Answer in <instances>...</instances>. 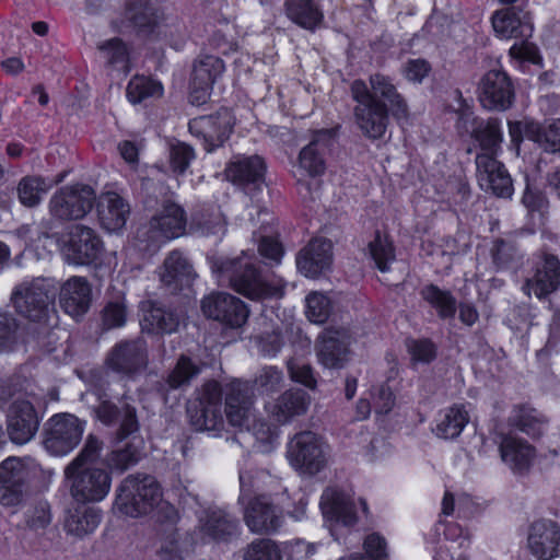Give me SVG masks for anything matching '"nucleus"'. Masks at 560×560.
Listing matches in <instances>:
<instances>
[{
    "label": "nucleus",
    "mask_w": 560,
    "mask_h": 560,
    "mask_svg": "<svg viewBox=\"0 0 560 560\" xmlns=\"http://www.w3.org/2000/svg\"><path fill=\"white\" fill-rule=\"evenodd\" d=\"M369 82L370 86L361 79L353 80L349 90L355 102L353 117L358 128L369 139L377 140L387 130L388 114L406 119L409 108L389 77L377 72L370 75Z\"/></svg>",
    "instance_id": "1"
},
{
    "label": "nucleus",
    "mask_w": 560,
    "mask_h": 560,
    "mask_svg": "<svg viewBox=\"0 0 560 560\" xmlns=\"http://www.w3.org/2000/svg\"><path fill=\"white\" fill-rule=\"evenodd\" d=\"M102 448L103 442L97 436L88 435L80 453L63 470L70 494L78 502L102 501L110 490V472L95 466Z\"/></svg>",
    "instance_id": "2"
},
{
    "label": "nucleus",
    "mask_w": 560,
    "mask_h": 560,
    "mask_svg": "<svg viewBox=\"0 0 560 560\" xmlns=\"http://www.w3.org/2000/svg\"><path fill=\"white\" fill-rule=\"evenodd\" d=\"M212 270L220 281L229 284L238 293L250 300L281 298V280H267L248 256L220 258L212 262Z\"/></svg>",
    "instance_id": "3"
},
{
    "label": "nucleus",
    "mask_w": 560,
    "mask_h": 560,
    "mask_svg": "<svg viewBox=\"0 0 560 560\" xmlns=\"http://www.w3.org/2000/svg\"><path fill=\"white\" fill-rule=\"evenodd\" d=\"M255 399L250 386L245 381L235 380L225 390V419L230 425L252 431L257 441L272 443L278 436L277 430L255 416Z\"/></svg>",
    "instance_id": "4"
},
{
    "label": "nucleus",
    "mask_w": 560,
    "mask_h": 560,
    "mask_svg": "<svg viewBox=\"0 0 560 560\" xmlns=\"http://www.w3.org/2000/svg\"><path fill=\"white\" fill-rule=\"evenodd\" d=\"M55 288L46 278H33L18 283L10 295V303L21 317L46 324L56 314Z\"/></svg>",
    "instance_id": "5"
},
{
    "label": "nucleus",
    "mask_w": 560,
    "mask_h": 560,
    "mask_svg": "<svg viewBox=\"0 0 560 560\" xmlns=\"http://www.w3.org/2000/svg\"><path fill=\"white\" fill-rule=\"evenodd\" d=\"M160 498V486L154 477L129 475L117 489L114 508L121 514L137 517L148 513Z\"/></svg>",
    "instance_id": "6"
},
{
    "label": "nucleus",
    "mask_w": 560,
    "mask_h": 560,
    "mask_svg": "<svg viewBox=\"0 0 560 560\" xmlns=\"http://www.w3.org/2000/svg\"><path fill=\"white\" fill-rule=\"evenodd\" d=\"M15 385L5 383L0 385V401H7L11 398L8 415V434L15 444H25L36 434L39 427V419L33 404L16 396Z\"/></svg>",
    "instance_id": "7"
},
{
    "label": "nucleus",
    "mask_w": 560,
    "mask_h": 560,
    "mask_svg": "<svg viewBox=\"0 0 560 560\" xmlns=\"http://www.w3.org/2000/svg\"><path fill=\"white\" fill-rule=\"evenodd\" d=\"M186 225L184 209L174 202H165L160 212L150 220L149 226L138 232V238L147 242L144 250L154 253L162 243L184 235Z\"/></svg>",
    "instance_id": "8"
},
{
    "label": "nucleus",
    "mask_w": 560,
    "mask_h": 560,
    "mask_svg": "<svg viewBox=\"0 0 560 560\" xmlns=\"http://www.w3.org/2000/svg\"><path fill=\"white\" fill-rule=\"evenodd\" d=\"M95 190L85 184L61 187L49 199L50 215L61 222L83 219L94 207Z\"/></svg>",
    "instance_id": "9"
},
{
    "label": "nucleus",
    "mask_w": 560,
    "mask_h": 560,
    "mask_svg": "<svg viewBox=\"0 0 560 560\" xmlns=\"http://www.w3.org/2000/svg\"><path fill=\"white\" fill-rule=\"evenodd\" d=\"M35 463L31 458L9 457L0 464V503L5 506L20 504L28 489Z\"/></svg>",
    "instance_id": "10"
},
{
    "label": "nucleus",
    "mask_w": 560,
    "mask_h": 560,
    "mask_svg": "<svg viewBox=\"0 0 560 560\" xmlns=\"http://www.w3.org/2000/svg\"><path fill=\"white\" fill-rule=\"evenodd\" d=\"M103 252V242L90 226L74 224L63 235L61 254L68 264L85 266L96 261Z\"/></svg>",
    "instance_id": "11"
},
{
    "label": "nucleus",
    "mask_w": 560,
    "mask_h": 560,
    "mask_svg": "<svg viewBox=\"0 0 560 560\" xmlns=\"http://www.w3.org/2000/svg\"><path fill=\"white\" fill-rule=\"evenodd\" d=\"M83 431L84 423L75 416L70 413L55 415L45 424L44 447L51 455H66L80 443Z\"/></svg>",
    "instance_id": "12"
},
{
    "label": "nucleus",
    "mask_w": 560,
    "mask_h": 560,
    "mask_svg": "<svg viewBox=\"0 0 560 560\" xmlns=\"http://www.w3.org/2000/svg\"><path fill=\"white\" fill-rule=\"evenodd\" d=\"M288 459L300 472L315 475L326 466L325 443L314 432L296 433L288 444Z\"/></svg>",
    "instance_id": "13"
},
{
    "label": "nucleus",
    "mask_w": 560,
    "mask_h": 560,
    "mask_svg": "<svg viewBox=\"0 0 560 560\" xmlns=\"http://www.w3.org/2000/svg\"><path fill=\"white\" fill-rule=\"evenodd\" d=\"M457 129L470 135L480 149V153L477 155L497 159L503 141L499 119L489 118L483 120L472 116L471 113H463L458 117Z\"/></svg>",
    "instance_id": "14"
},
{
    "label": "nucleus",
    "mask_w": 560,
    "mask_h": 560,
    "mask_svg": "<svg viewBox=\"0 0 560 560\" xmlns=\"http://www.w3.org/2000/svg\"><path fill=\"white\" fill-rule=\"evenodd\" d=\"M106 362L110 370L128 377L142 373L149 364L147 341L136 338L116 343Z\"/></svg>",
    "instance_id": "15"
},
{
    "label": "nucleus",
    "mask_w": 560,
    "mask_h": 560,
    "mask_svg": "<svg viewBox=\"0 0 560 560\" xmlns=\"http://www.w3.org/2000/svg\"><path fill=\"white\" fill-rule=\"evenodd\" d=\"M97 420L107 427L118 424L116 439L122 441L140 428L137 408L129 401L127 396H122L118 404L110 400H101L95 408Z\"/></svg>",
    "instance_id": "16"
},
{
    "label": "nucleus",
    "mask_w": 560,
    "mask_h": 560,
    "mask_svg": "<svg viewBox=\"0 0 560 560\" xmlns=\"http://www.w3.org/2000/svg\"><path fill=\"white\" fill-rule=\"evenodd\" d=\"M265 172V162L257 155L235 156L224 171L226 179L250 197L262 189Z\"/></svg>",
    "instance_id": "17"
},
{
    "label": "nucleus",
    "mask_w": 560,
    "mask_h": 560,
    "mask_svg": "<svg viewBox=\"0 0 560 560\" xmlns=\"http://www.w3.org/2000/svg\"><path fill=\"white\" fill-rule=\"evenodd\" d=\"M201 310L208 318L232 328L243 326L249 314L242 300L226 292L211 293L206 296L201 302Z\"/></svg>",
    "instance_id": "18"
},
{
    "label": "nucleus",
    "mask_w": 560,
    "mask_h": 560,
    "mask_svg": "<svg viewBox=\"0 0 560 560\" xmlns=\"http://www.w3.org/2000/svg\"><path fill=\"white\" fill-rule=\"evenodd\" d=\"M228 385L225 386L226 390ZM225 394V392H224ZM223 388L214 380L205 382L197 389V400L199 404L196 424L205 431H221L224 427V417L222 410Z\"/></svg>",
    "instance_id": "19"
},
{
    "label": "nucleus",
    "mask_w": 560,
    "mask_h": 560,
    "mask_svg": "<svg viewBox=\"0 0 560 560\" xmlns=\"http://www.w3.org/2000/svg\"><path fill=\"white\" fill-rule=\"evenodd\" d=\"M335 137L332 129L314 131L311 141L299 153V167L311 177L322 176L326 171V156L335 143Z\"/></svg>",
    "instance_id": "20"
},
{
    "label": "nucleus",
    "mask_w": 560,
    "mask_h": 560,
    "mask_svg": "<svg viewBox=\"0 0 560 560\" xmlns=\"http://www.w3.org/2000/svg\"><path fill=\"white\" fill-rule=\"evenodd\" d=\"M189 131L203 140L205 149L211 152L221 147L230 137L233 128L232 118L228 110L215 115L200 116L189 121Z\"/></svg>",
    "instance_id": "21"
},
{
    "label": "nucleus",
    "mask_w": 560,
    "mask_h": 560,
    "mask_svg": "<svg viewBox=\"0 0 560 560\" xmlns=\"http://www.w3.org/2000/svg\"><path fill=\"white\" fill-rule=\"evenodd\" d=\"M350 334L346 328H326L318 337V361L328 369H340L348 361Z\"/></svg>",
    "instance_id": "22"
},
{
    "label": "nucleus",
    "mask_w": 560,
    "mask_h": 560,
    "mask_svg": "<svg viewBox=\"0 0 560 560\" xmlns=\"http://www.w3.org/2000/svg\"><path fill=\"white\" fill-rule=\"evenodd\" d=\"M479 100L485 108L504 110L514 98L511 80L505 72L491 70L487 72L479 85Z\"/></svg>",
    "instance_id": "23"
},
{
    "label": "nucleus",
    "mask_w": 560,
    "mask_h": 560,
    "mask_svg": "<svg viewBox=\"0 0 560 560\" xmlns=\"http://www.w3.org/2000/svg\"><path fill=\"white\" fill-rule=\"evenodd\" d=\"M560 284V260L557 256L545 253L536 264L535 272L523 285L524 292L542 299L558 289Z\"/></svg>",
    "instance_id": "24"
},
{
    "label": "nucleus",
    "mask_w": 560,
    "mask_h": 560,
    "mask_svg": "<svg viewBox=\"0 0 560 560\" xmlns=\"http://www.w3.org/2000/svg\"><path fill=\"white\" fill-rule=\"evenodd\" d=\"M475 162L481 187L500 198H510L513 195L512 178L498 159L476 155Z\"/></svg>",
    "instance_id": "25"
},
{
    "label": "nucleus",
    "mask_w": 560,
    "mask_h": 560,
    "mask_svg": "<svg viewBox=\"0 0 560 560\" xmlns=\"http://www.w3.org/2000/svg\"><path fill=\"white\" fill-rule=\"evenodd\" d=\"M491 22L494 32L502 38H528L533 33L529 13L521 4L497 10Z\"/></svg>",
    "instance_id": "26"
},
{
    "label": "nucleus",
    "mask_w": 560,
    "mask_h": 560,
    "mask_svg": "<svg viewBox=\"0 0 560 560\" xmlns=\"http://www.w3.org/2000/svg\"><path fill=\"white\" fill-rule=\"evenodd\" d=\"M142 317L140 325L148 334L164 335L177 331L180 316L171 307L158 301L147 300L141 302Z\"/></svg>",
    "instance_id": "27"
},
{
    "label": "nucleus",
    "mask_w": 560,
    "mask_h": 560,
    "mask_svg": "<svg viewBox=\"0 0 560 560\" xmlns=\"http://www.w3.org/2000/svg\"><path fill=\"white\" fill-rule=\"evenodd\" d=\"M61 308L70 316H83L92 304V287L84 277L73 276L65 281L59 292Z\"/></svg>",
    "instance_id": "28"
},
{
    "label": "nucleus",
    "mask_w": 560,
    "mask_h": 560,
    "mask_svg": "<svg viewBox=\"0 0 560 560\" xmlns=\"http://www.w3.org/2000/svg\"><path fill=\"white\" fill-rule=\"evenodd\" d=\"M160 280L172 293L189 288L195 278L192 265L179 250H172L160 268Z\"/></svg>",
    "instance_id": "29"
},
{
    "label": "nucleus",
    "mask_w": 560,
    "mask_h": 560,
    "mask_svg": "<svg viewBox=\"0 0 560 560\" xmlns=\"http://www.w3.org/2000/svg\"><path fill=\"white\" fill-rule=\"evenodd\" d=\"M331 242L314 238L305 246L296 258L299 270L306 277L316 278L329 269L332 259Z\"/></svg>",
    "instance_id": "30"
},
{
    "label": "nucleus",
    "mask_w": 560,
    "mask_h": 560,
    "mask_svg": "<svg viewBox=\"0 0 560 560\" xmlns=\"http://www.w3.org/2000/svg\"><path fill=\"white\" fill-rule=\"evenodd\" d=\"M501 459L515 474H526L534 462L536 451L527 441L506 434L502 438L499 446Z\"/></svg>",
    "instance_id": "31"
},
{
    "label": "nucleus",
    "mask_w": 560,
    "mask_h": 560,
    "mask_svg": "<svg viewBox=\"0 0 560 560\" xmlns=\"http://www.w3.org/2000/svg\"><path fill=\"white\" fill-rule=\"evenodd\" d=\"M96 207L100 223L106 231L117 232L125 226L130 207L117 192L102 194L97 199Z\"/></svg>",
    "instance_id": "32"
},
{
    "label": "nucleus",
    "mask_w": 560,
    "mask_h": 560,
    "mask_svg": "<svg viewBox=\"0 0 560 560\" xmlns=\"http://www.w3.org/2000/svg\"><path fill=\"white\" fill-rule=\"evenodd\" d=\"M319 505L327 521L340 522L343 525H351L359 521L349 495L337 487H327L324 490Z\"/></svg>",
    "instance_id": "33"
},
{
    "label": "nucleus",
    "mask_w": 560,
    "mask_h": 560,
    "mask_svg": "<svg viewBox=\"0 0 560 560\" xmlns=\"http://www.w3.org/2000/svg\"><path fill=\"white\" fill-rule=\"evenodd\" d=\"M285 16L298 26L314 32L324 22L320 0H284Z\"/></svg>",
    "instance_id": "34"
},
{
    "label": "nucleus",
    "mask_w": 560,
    "mask_h": 560,
    "mask_svg": "<svg viewBox=\"0 0 560 560\" xmlns=\"http://www.w3.org/2000/svg\"><path fill=\"white\" fill-rule=\"evenodd\" d=\"M308 405L310 397L304 390L288 389L270 405L268 410L276 422L284 424L304 415Z\"/></svg>",
    "instance_id": "35"
},
{
    "label": "nucleus",
    "mask_w": 560,
    "mask_h": 560,
    "mask_svg": "<svg viewBox=\"0 0 560 560\" xmlns=\"http://www.w3.org/2000/svg\"><path fill=\"white\" fill-rule=\"evenodd\" d=\"M196 546L194 529L180 530L177 527H168L162 536L159 553L164 560H183Z\"/></svg>",
    "instance_id": "36"
},
{
    "label": "nucleus",
    "mask_w": 560,
    "mask_h": 560,
    "mask_svg": "<svg viewBox=\"0 0 560 560\" xmlns=\"http://www.w3.org/2000/svg\"><path fill=\"white\" fill-rule=\"evenodd\" d=\"M528 548L538 560H549L558 555L560 527H532Z\"/></svg>",
    "instance_id": "37"
},
{
    "label": "nucleus",
    "mask_w": 560,
    "mask_h": 560,
    "mask_svg": "<svg viewBox=\"0 0 560 560\" xmlns=\"http://www.w3.org/2000/svg\"><path fill=\"white\" fill-rule=\"evenodd\" d=\"M548 423L544 413L529 405H517L513 408L509 424L521 432L532 436L539 438Z\"/></svg>",
    "instance_id": "38"
},
{
    "label": "nucleus",
    "mask_w": 560,
    "mask_h": 560,
    "mask_svg": "<svg viewBox=\"0 0 560 560\" xmlns=\"http://www.w3.org/2000/svg\"><path fill=\"white\" fill-rule=\"evenodd\" d=\"M126 19L141 32L152 31L159 23L161 15L152 0H131L127 4Z\"/></svg>",
    "instance_id": "39"
},
{
    "label": "nucleus",
    "mask_w": 560,
    "mask_h": 560,
    "mask_svg": "<svg viewBox=\"0 0 560 560\" xmlns=\"http://www.w3.org/2000/svg\"><path fill=\"white\" fill-rule=\"evenodd\" d=\"M246 525H275L279 518V510L266 495L249 500L244 510Z\"/></svg>",
    "instance_id": "40"
},
{
    "label": "nucleus",
    "mask_w": 560,
    "mask_h": 560,
    "mask_svg": "<svg viewBox=\"0 0 560 560\" xmlns=\"http://www.w3.org/2000/svg\"><path fill=\"white\" fill-rule=\"evenodd\" d=\"M421 298L435 308L442 319L453 318L456 313V299L448 290H442L435 284H427L420 290Z\"/></svg>",
    "instance_id": "41"
},
{
    "label": "nucleus",
    "mask_w": 560,
    "mask_h": 560,
    "mask_svg": "<svg viewBox=\"0 0 560 560\" xmlns=\"http://www.w3.org/2000/svg\"><path fill=\"white\" fill-rule=\"evenodd\" d=\"M469 421L467 410L462 405H454L445 410L439 420L435 434L442 439L457 438Z\"/></svg>",
    "instance_id": "42"
},
{
    "label": "nucleus",
    "mask_w": 560,
    "mask_h": 560,
    "mask_svg": "<svg viewBox=\"0 0 560 560\" xmlns=\"http://www.w3.org/2000/svg\"><path fill=\"white\" fill-rule=\"evenodd\" d=\"M368 254L381 272L389 271L390 265L396 259L393 241L380 231L375 232L374 238L369 243Z\"/></svg>",
    "instance_id": "43"
},
{
    "label": "nucleus",
    "mask_w": 560,
    "mask_h": 560,
    "mask_svg": "<svg viewBox=\"0 0 560 560\" xmlns=\"http://www.w3.org/2000/svg\"><path fill=\"white\" fill-rule=\"evenodd\" d=\"M49 188L50 184L42 176H24L16 187L19 201L26 208H35Z\"/></svg>",
    "instance_id": "44"
},
{
    "label": "nucleus",
    "mask_w": 560,
    "mask_h": 560,
    "mask_svg": "<svg viewBox=\"0 0 560 560\" xmlns=\"http://www.w3.org/2000/svg\"><path fill=\"white\" fill-rule=\"evenodd\" d=\"M224 62L221 58L212 55H205L196 60L191 82L203 86H212L219 77L224 72Z\"/></svg>",
    "instance_id": "45"
},
{
    "label": "nucleus",
    "mask_w": 560,
    "mask_h": 560,
    "mask_svg": "<svg viewBox=\"0 0 560 560\" xmlns=\"http://www.w3.org/2000/svg\"><path fill=\"white\" fill-rule=\"evenodd\" d=\"M126 93L130 103L139 104L150 98H160L163 86L155 80L136 75L129 81Z\"/></svg>",
    "instance_id": "46"
},
{
    "label": "nucleus",
    "mask_w": 560,
    "mask_h": 560,
    "mask_svg": "<svg viewBox=\"0 0 560 560\" xmlns=\"http://www.w3.org/2000/svg\"><path fill=\"white\" fill-rule=\"evenodd\" d=\"M201 372V365L195 363L189 357L182 354L173 370L166 377V384L171 389L188 386Z\"/></svg>",
    "instance_id": "47"
},
{
    "label": "nucleus",
    "mask_w": 560,
    "mask_h": 560,
    "mask_svg": "<svg viewBox=\"0 0 560 560\" xmlns=\"http://www.w3.org/2000/svg\"><path fill=\"white\" fill-rule=\"evenodd\" d=\"M283 382L284 376L279 368L266 365L255 374L253 385L249 386L253 395L254 390L259 395H270L279 390L282 387ZM247 383L250 384L249 382Z\"/></svg>",
    "instance_id": "48"
},
{
    "label": "nucleus",
    "mask_w": 560,
    "mask_h": 560,
    "mask_svg": "<svg viewBox=\"0 0 560 560\" xmlns=\"http://www.w3.org/2000/svg\"><path fill=\"white\" fill-rule=\"evenodd\" d=\"M141 456V447L133 442H128L122 447L113 450L108 454L107 460L113 469L124 472L137 465Z\"/></svg>",
    "instance_id": "49"
},
{
    "label": "nucleus",
    "mask_w": 560,
    "mask_h": 560,
    "mask_svg": "<svg viewBox=\"0 0 560 560\" xmlns=\"http://www.w3.org/2000/svg\"><path fill=\"white\" fill-rule=\"evenodd\" d=\"M98 49L104 54L107 62L118 66L126 73L129 72V52L126 44L120 38H112L101 43Z\"/></svg>",
    "instance_id": "50"
},
{
    "label": "nucleus",
    "mask_w": 560,
    "mask_h": 560,
    "mask_svg": "<svg viewBox=\"0 0 560 560\" xmlns=\"http://www.w3.org/2000/svg\"><path fill=\"white\" fill-rule=\"evenodd\" d=\"M21 324L10 312L0 313V351H11L20 339Z\"/></svg>",
    "instance_id": "51"
},
{
    "label": "nucleus",
    "mask_w": 560,
    "mask_h": 560,
    "mask_svg": "<svg viewBox=\"0 0 560 560\" xmlns=\"http://www.w3.org/2000/svg\"><path fill=\"white\" fill-rule=\"evenodd\" d=\"M194 534L197 545H211L213 547L228 545L237 538V533L229 527H195Z\"/></svg>",
    "instance_id": "52"
},
{
    "label": "nucleus",
    "mask_w": 560,
    "mask_h": 560,
    "mask_svg": "<svg viewBox=\"0 0 560 560\" xmlns=\"http://www.w3.org/2000/svg\"><path fill=\"white\" fill-rule=\"evenodd\" d=\"M331 312L330 299L318 292H312L306 296V311L307 318L315 324L325 323Z\"/></svg>",
    "instance_id": "53"
},
{
    "label": "nucleus",
    "mask_w": 560,
    "mask_h": 560,
    "mask_svg": "<svg viewBox=\"0 0 560 560\" xmlns=\"http://www.w3.org/2000/svg\"><path fill=\"white\" fill-rule=\"evenodd\" d=\"M244 560H282V550L271 539H256L248 545Z\"/></svg>",
    "instance_id": "54"
},
{
    "label": "nucleus",
    "mask_w": 560,
    "mask_h": 560,
    "mask_svg": "<svg viewBox=\"0 0 560 560\" xmlns=\"http://www.w3.org/2000/svg\"><path fill=\"white\" fill-rule=\"evenodd\" d=\"M194 224L205 235L225 232V221L220 211L200 212L194 217Z\"/></svg>",
    "instance_id": "55"
},
{
    "label": "nucleus",
    "mask_w": 560,
    "mask_h": 560,
    "mask_svg": "<svg viewBox=\"0 0 560 560\" xmlns=\"http://www.w3.org/2000/svg\"><path fill=\"white\" fill-rule=\"evenodd\" d=\"M103 325L107 329L118 328L126 324L127 305L124 300L112 301L102 312Z\"/></svg>",
    "instance_id": "56"
},
{
    "label": "nucleus",
    "mask_w": 560,
    "mask_h": 560,
    "mask_svg": "<svg viewBox=\"0 0 560 560\" xmlns=\"http://www.w3.org/2000/svg\"><path fill=\"white\" fill-rule=\"evenodd\" d=\"M195 153L191 147L178 142L173 144L170 150V163L175 173L183 174L189 166Z\"/></svg>",
    "instance_id": "57"
},
{
    "label": "nucleus",
    "mask_w": 560,
    "mask_h": 560,
    "mask_svg": "<svg viewBox=\"0 0 560 560\" xmlns=\"http://www.w3.org/2000/svg\"><path fill=\"white\" fill-rule=\"evenodd\" d=\"M536 140L545 151L560 153V119L553 120L539 131Z\"/></svg>",
    "instance_id": "58"
},
{
    "label": "nucleus",
    "mask_w": 560,
    "mask_h": 560,
    "mask_svg": "<svg viewBox=\"0 0 560 560\" xmlns=\"http://www.w3.org/2000/svg\"><path fill=\"white\" fill-rule=\"evenodd\" d=\"M287 365L292 381L301 383L310 389H314L316 387V380L313 374V369L310 364L301 363L298 360L290 359Z\"/></svg>",
    "instance_id": "59"
},
{
    "label": "nucleus",
    "mask_w": 560,
    "mask_h": 560,
    "mask_svg": "<svg viewBox=\"0 0 560 560\" xmlns=\"http://www.w3.org/2000/svg\"><path fill=\"white\" fill-rule=\"evenodd\" d=\"M262 230H265V228H262ZM258 250L261 256L276 264H279L283 256L282 244L276 236L265 234V231L260 233Z\"/></svg>",
    "instance_id": "60"
},
{
    "label": "nucleus",
    "mask_w": 560,
    "mask_h": 560,
    "mask_svg": "<svg viewBox=\"0 0 560 560\" xmlns=\"http://www.w3.org/2000/svg\"><path fill=\"white\" fill-rule=\"evenodd\" d=\"M257 343L265 355H276L283 346V338L279 329L265 331L257 337Z\"/></svg>",
    "instance_id": "61"
},
{
    "label": "nucleus",
    "mask_w": 560,
    "mask_h": 560,
    "mask_svg": "<svg viewBox=\"0 0 560 560\" xmlns=\"http://www.w3.org/2000/svg\"><path fill=\"white\" fill-rule=\"evenodd\" d=\"M102 521V511L96 506L80 504L71 514V523L75 525H97Z\"/></svg>",
    "instance_id": "62"
},
{
    "label": "nucleus",
    "mask_w": 560,
    "mask_h": 560,
    "mask_svg": "<svg viewBox=\"0 0 560 560\" xmlns=\"http://www.w3.org/2000/svg\"><path fill=\"white\" fill-rule=\"evenodd\" d=\"M431 65L425 59H410L405 63L404 75L408 81L422 82L429 75Z\"/></svg>",
    "instance_id": "63"
},
{
    "label": "nucleus",
    "mask_w": 560,
    "mask_h": 560,
    "mask_svg": "<svg viewBox=\"0 0 560 560\" xmlns=\"http://www.w3.org/2000/svg\"><path fill=\"white\" fill-rule=\"evenodd\" d=\"M409 351L412 359L419 362L429 363L435 358V346L428 339L413 340L409 343Z\"/></svg>",
    "instance_id": "64"
}]
</instances>
